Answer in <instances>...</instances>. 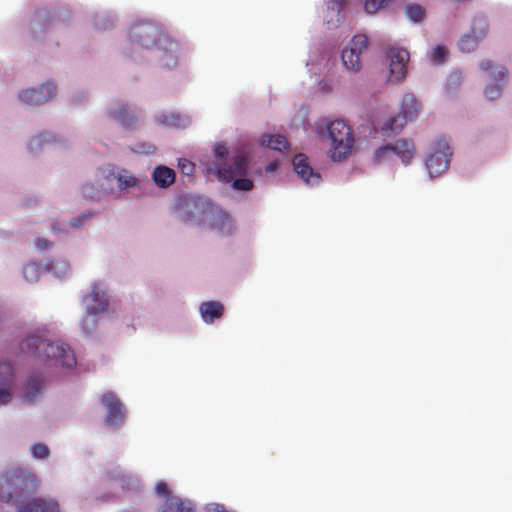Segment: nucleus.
<instances>
[{
  "instance_id": "nucleus-9",
  "label": "nucleus",
  "mask_w": 512,
  "mask_h": 512,
  "mask_svg": "<svg viewBox=\"0 0 512 512\" xmlns=\"http://www.w3.org/2000/svg\"><path fill=\"white\" fill-rule=\"evenodd\" d=\"M389 58L390 78L399 81L405 77L407 73L408 52L404 48H389L387 51Z\"/></svg>"
},
{
  "instance_id": "nucleus-11",
  "label": "nucleus",
  "mask_w": 512,
  "mask_h": 512,
  "mask_svg": "<svg viewBox=\"0 0 512 512\" xmlns=\"http://www.w3.org/2000/svg\"><path fill=\"white\" fill-rule=\"evenodd\" d=\"M102 405L107 408L105 422L111 427H116L123 422V405L112 392H107L102 396Z\"/></svg>"
},
{
  "instance_id": "nucleus-1",
  "label": "nucleus",
  "mask_w": 512,
  "mask_h": 512,
  "mask_svg": "<svg viewBox=\"0 0 512 512\" xmlns=\"http://www.w3.org/2000/svg\"><path fill=\"white\" fill-rule=\"evenodd\" d=\"M20 350L24 354L38 358L46 367H61L72 369L75 357L69 347L53 343L36 335H31L20 342Z\"/></svg>"
},
{
  "instance_id": "nucleus-26",
  "label": "nucleus",
  "mask_w": 512,
  "mask_h": 512,
  "mask_svg": "<svg viewBox=\"0 0 512 512\" xmlns=\"http://www.w3.org/2000/svg\"><path fill=\"white\" fill-rule=\"evenodd\" d=\"M42 390V379L38 376H32L27 380L26 391H24V400L31 402Z\"/></svg>"
},
{
  "instance_id": "nucleus-42",
  "label": "nucleus",
  "mask_w": 512,
  "mask_h": 512,
  "mask_svg": "<svg viewBox=\"0 0 512 512\" xmlns=\"http://www.w3.org/2000/svg\"><path fill=\"white\" fill-rule=\"evenodd\" d=\"M330 8L340 12L342 10V0H333L330 2Z\"/></svg>"
},
{
  "instance_id": "nucleus-21",
  "label": "nucleus",
  "mask_w": 512,
  "mask_h": 512,
  "mask_svg": "<svg viewBox=\"0 0 512 512\" xmlns=\"http://www.w3.org/2000/svg\"><path fill=\"white\" fill-rule=\"evenodd\" d=\"M159 512H194L192 504L179 497H169L164 501Z\"/></svg>"
},
{
  "instance_id": "nucleus-19",
  "label": "nucleus",
  "mask_w": 512,
  "mask_h": 512,
  "mask_svg": "<svg viewBox=\"0 0 512 512\" xmlns=\"http://www.w3.org/2000/svg\"><path fill=\"white\" fill-rule=\"evenodd\" d=\"M224 307L220 302L210 301L201 303L200 313L204 323H212L215 319H220Z\"/></svg>"
},
{
  "instance_id": "nucleus-27",
  "label": "nucleus",
  "mask_w": 512,
  "mask_h": 512,
  "mask_svg": "<svg viewBox=\"0 0 512 512\" xmlns=\"http://www.w3.org/2000/svg\"><path fill=\"white\" fill-rule=\"evenodd\" d=\"M404 11H406L407 19L412 23H420L425 18V9L417 3L407 4Z\"/></svg>"
},
{
  "instance_id": "nucleus-35",
  "label": "nucleus",
  "mask_w": 512,
  "mask_h": 512,
  "mask_svg": "<svg viewBox=\"0 0 512 512\" xmlns=\"http://www.w3.org/2000/svg\"><path fill=\"white\" fill-rule=\"evenodd\" d=\"M179 169L183 174L190 176L194 173V164L187 159H181L179 160Z\"/></svg>"
},
{
  "instance_id": "nucleus-13",
  "label": "nucleus",
  "mask_w": 512,
  "mask_h": 512,
  "mask_svg": "<svg viewBox=\"0 0 512 512\" xmlns=\"http://www.w3.org/2000/svg\"><path fill=\"white\" fill-rule=\"evenodd\" d=\"M480 68H482L483 72H490V74H492V78L495 80V83L490 84L485 88V96H487L488 100H496L499 97V94H501V86L498 83L505 79V67L496 68L494 67L493 62L484 61L480 64Z\"/></svg>"
},
{
  "instance_id": "nucleus-3",
  "label": "nucleus",
  "mask_w": 512,
  "mask_h": 512,
  "mask_svg": "<svg viewBox=\"0 0 512 512\" xmlns=\"http://www.w3.org/2000/svg\"><path fill=\"white\" fill-rule=\"evenodd\" d=\"M83 305H85L86 316L81 321V328L86 333H90L96 326V319L94 317L108 309V295L99 284H91V292L83 298Z\"/></svg>"
},
{
  "instance_id": "nucleus-25",
  "label": "nucleus",
  "mask_w": 512,
  "mask_h": 512,
  "mask_svg": "<svg viewBox=\"0 0 512 512\" xmlns=\"http://www.w3.org/2000/svg\"><path fill=\"white\" fill-rule=\"evenodd\" d=\"M20 481V479L15 480V482L9 479H0V501L7 503L11 501L15 495V488Z\"/></svg>"
},
{
  "instance_id": "nucleus-16",
  "label": "nucleus",
  "mask_w": 512,
  "mask_h": 512,
  "mask_svg": "<svg viewBox=\"0 0 512 512\" xmlns=\"http://www.w3.org/2000/svg\"><path fill=\"white\" fill-rule=\"evenodd\" d=\"M19 512H59V505L53 500L35 498L20 506Z\"/></svg>"
},
{
  "instance_id": "nucleus-6",
  "label": "nucleus",
  "mask_w": 512,
  "mask_h": 512,
  "mask_svg": "<svg viewBox=\"0 0 512 512\" xmlns=\"http://www.w3.org/2000/svg\"><path fill=\"white\" fill-rule=\"evenodd\" d=\"M413 144L411 141L400 139L394 145H386L375 151V161L380 162L389 154H394L400 158L404 164H408L413 158Z\"/></svg>"
},
{
  "instance_id": "nucleus-2",
  "label": "nucleus",
  "mask_w": 512,
  "mask_h": 512,
  "mask_svg": "<svg viewBox=\"0 0 512 512\" xmlns=\"http://www.w3.org/2000/svg\"><path fill=\"white\" fill-rule=\"evenodd\" d=\"M314 134L319 138L327 136L331 142V159L341 161L346 158L353 149L354 138L351 128L342 120H334L326 123H316Z\"/></svg>"
},
{
  "instance_id": "nucleus-34",
  "label": "nucleus",
  "mask_w": 512,
  "mask_h": 512,
  "mask_svg": "<svg viewBox=\"0 0 512 512\" xmlns=\"http://www.w3.org/2000/svg\"><path fill=\"white\" fill-rule=\"evenodd\" d=\"M30 454L36 459H45L48 457V447L39 442L30 446Z\"/></svg>"
},
{
  "instance_id": "nucleus-12",
  "label": "nucleus",
  "mask_w": 512,
  "mask_h": 512,
  "mask_svg": "<svg viewBox=\"0 0 512 512\" xmlns=\"http://www.w3.org/2000/svg\"><path fill=\"white\" fill-rule=\"evenodd\" d=\"M486 34V20L477 18L473 20V26H471V33L461 37L458 42V48L463 53H470L476 49L477 39L483 37Z\"/></svg>"
},
{
  "instance_id": "nucleus-38",
  "label": "nucleus",
  "mask_w": 512,
  "mask_h": 512,
  "mask_svg": "<svg viewBox=\"0 0 512 512\" xmlns=\"http://www.w3.org/2000/svg\"><path fill=\"white\" fill-rule=\"evenodd\" d=\"M83 194L90 199H95L99 196V191L95 190L91 185L83 187Z\"/></svg>"
},
{
  "instance_id": "nucleus-7",
  "label": "nucleus",
  "mask_w": 512,
  "mask_h": 512,
  "mask_svg": "<svg viewBox=\"0 0 512 512\" xmlns=\"http://www.w3.org/2000/svg\"><path fill=\"white\" fill-rule=\"evenodd\" d=\"M130 38L145 49L155 46L160 38V31L149 23H139L130 29Z\"/></svg>"
},
{
  "instance_id": "nucleus-44",
  "label": "nucleus",
  "mask_w": 512,
  "mask_h": 512,
  "mask_svg": "<svg viewBox=\"0 0 512 512\" xmlns=\"http://www.w3.org/2000/svg\"><path fill=\"white\" fill-rule=\"evenodd\" d=\"M37 271V267L34 264H29L24 267V275L27 276L28 273H34Z\"/></svg>"
},
{
  "instance_id": "nucleus-28",
  "label": "nucleus",
  "mask_w": 512,
  "mask_h": 512,
  "mask_svg": "<svg viewBox=\"0 0 512 512\" xmlns=\"http://www.w3.org/2000/svg\"><path fill=\"white\" fill-rule=\"evenodd\" d=\"M215 229L220 230L221 233L229 234L233 230V220L226 212H220L216 215Z\"/></svg>"
},
{
  "instance_id": "nucleus-46",
  "label": "nucleus",
  "mask_w": 512,
  "mask_h": 512,
  "mask_svg": "<svg viewBox=\"0 0 512 512\" xmlns=\"http://www.w3.org/2000/svg\"><path fill=\"white\" fill-rule=\"evenodd\" d=\"M42 138V135L37 136L36 142H40V139Z\"/></svg>"
},
{
  "instance_id": "nucleus-45",
  "label": "nucleus",
  "mask_w": 512,
  "mask_h": 512,
  "mask_svg": "<svg viewBox=\"0 0 512 512\" xmlns=\"http://www.w3.org/2000/svg\"><path fill=\"white\" fill-rule=\"evenodd\" d=\"M215 512H231V511H227L226 508H224V505H222V504H216Z\"/></svg>"
},
{
  "instance_id": "nucleus-37",
  "label": "nucleus",
  "mask_w": 512,
  "mask_h": 512,
  "mask_svg": "<svg viewBox=\"0 0 512 512\" xmlns=\"http://www.w3.org/2000/svg\"><path fill=\"white\" fill-rule=\"evenodd\" d=\"M227 156V148L226 145L222 143H218L215 145V158L216 159H224Z\"/></svg>"
},
{
  "instance_id": "nucleus-14",
  "label": "nucleus",
  "mask_w": 512,
  "mask_h": 512,
  "mask_svg": "<svg viewBox=\"0 0 512 512\" xmlns=\"http://www.w3.org/2000/svg\"><path fill=\"white\" fill-rule=\"evenodd\" d=\"M292 167H294V172H296L297 176H299L304 183L309 185L319 183V173L312 170V167L309 165V160L305 155L298 154L294 156V159H292Z\"/></svg>"
},
{
  "instance_id": "nucleus-8",
  "label": "nucleus",
  "mask_w": 512,
  "mask_h": 512,
  "mask_svg": "<svg viewBox=\"0 0 512 512\" xmlns=\"http://www.w3.org/2000/svg\"><path fill=\"white\" fill-rule=\"evenodd\" d=\"M248 174V159L238 154L232 158L230 164L218 167V179L224 183H230L234 178L246 177Z\"/></svg>"
},
{
  "instance_id": "nucleus-47",
  "label": "nucleus",
  "mask_w": 512,
  "mask_h": 512,
  "mask_svg": "<svg viewBox=\"0 0 512 512\" xmlns=\"http://www.w3.org/2000/svg\"><path fill=\"white\" fill-rule=\"evenodd\" d=\"M454 1H456V2H462L463 0H454Z\"/></svg>"
},
{
  "instance_id": "nucleus-15",
  "label": "nucleus",
  "mask_w": 512,
  "mask_h": 512,
  "mask_svg": "<svg viewBox=\"0 0 512 512\" xmlns=\"http://www.w3.org/2000/svg\"><path fill=\"white\" fill-rule=\"evenodd\" d=\"M13 367L10 363H0V406L10 403Z\"/></svg>"
},
{
  "instance_id": "nucleus-39",
  "label": "nucleus",
  "mask_w": 512,
  "mask_h": 512,
  "mask_svg": "<svg viewBox=\"0 0 512 512\" xmlns=\"http://www.w3.org/2000/svg\"><path fill=\"white\" fill-rule=\"evenodd\" d=\"M89 217H91V215L89 213H85L73 220H71V222H69V225L73 226V227H77V226H80L81 223H83L84 221H86L87 219H89Z\"/></svg>"
},
{
  "instance_id": "nucleus-5",
  "label": "nucleus",
  "mask_w": 512,
  "mask_h": 512,
  "mask_svg": "<svg viewBox=\"0 0 512 512\" xmlns=\"http://www.w3.org/2000/svg\"><path fill=\"white\" fill-rule=\"evenodd\" d=\"M449 158H451V152L447 142L444 140L436 141L433 152L429 154L428 160H426L429 176L435 178L446 171L449 167Z\"/></svg>"
},
{
  "instance_id": "nucleus-31",
  "label": "nucleus",
  "mask_w": 512,
  "mask_h": 512,
  "mask_svg": "<svg viewBox=\"0 0 512 512\" xmlns=\"http://www.w3.org/2000/svg\"><path fill=\"white\" fill-rule=\"evenodd\" d=\"M177 64V56L175 55V44H169V48L164 52V58H162V66L171 68Z\"/></svg>"
},
{
  "instance_id": "nucleus-17",
  "label": "nucleus",
  "mask_w": 512,
  "mask_h": 512,
  "mask_svg": "<svg viewBox=\"0 0 512 512\" xmlns=\"http://www.w3.org/2000/svg\"><path fill=\"white\" fill-rule=\"evenodd\" d=\"M420 111V102L413 96L412 93H406L402 96V102H400V110L397 116L404 117L406 119H416L418 112Z\"/></svg>"
},
{
  "instance_id": "nucleus-33",
  "label": "nucleus",
  "mask_w": 512,
  "mask_h": 512,
  "mask_svg": "<svg viewBox=\"0 0 512 512\" xmlns=\"http://www.w3.org/2000/svg\"><path fill=\"white\" fill-rule=\"evenodd\" d=\"M230 183L237 191H249L253 188V182L246 177H235Z\"/></svg>"
},
{
  "instance_id": "nucleus-36",
  "label": "nucleus",
  "mask_w": 512,
  "mask_h": 512,
  "mask_svg": "<svg viewBox=\"0 0 512 512\" xmlns=\"http://www.w3.org/2000/svg\"><path fill=\"white\" fill-rule=\"evenodd\" d=\"M156 493L159 494L161 497H165L166 499L169 497H177V496H171L168 494V487L167 483L160 481L156 484Z\"/></svg>"
},
{
  "instance_id": "nucleus-22",
  "label": "nucleus",
  "mask_w": 512,
  "mask_h": 512,
  "mask_svg": "<svg viewBox=\"0 0 512 512\" xmlns=\"http://www.w3.org/2000/svg\"><path fill=\"white\" fill-rule=\"evenodd\" d=\"M108 178L116 180L118 183V188H120V190L133 188L138 183V180L135 178V176L130 174L125 169H117L110 171V174H108Z\"/></svg>"
},
{
  "instance_id": "nucleus-18",
  "label": "nucleus",
  "mask_w": 512,
  "mask_h": 512,
  "mask_svg": "<svg viewBox=\"0 0 512 512\" xmlns=\"http://www.w3.org/2000/svg\"><path fill=\"white\" fill-rule=\"evenodd\" d=\"M152 181L160 188H168L175 181V173L167 166H157L152 172Z\"/></svg>"
},
{
  "instance_id": "nucleus-41",
  "label": "nucleus",
  "mask_w": 512,
  "mask_h": 512,
  "mask_svg": "<svg viewBox=\"0 0 512 512\" xmlns=\"http://www.w3.org/2000/svg\"><path fill=\"white\" fill-rule=\"evenodd\" d=\"M139 152L144 153V154H151V153L155 152V146H153L151 144H144V145H142V147L139 148Z\"/></svg>"
},
{
  "instance_id": "nucleus-4",
  "label": "nucleus",
  "mask_w": 512,
  "mask_h": 512,
  "mask_svg": "<svg viewBox=\"0 0 512 512\" xmlns=\"http://www.w3.org/2000/svg\"><path fill=\"white\" fill-rule=\"evenodd\" d=\"M368 48V38L364 34L353 36L341 51V62L346 70L358 73L361 70V54Z\"/></svg>"
},
{
  "instance_id": "nucleus-30",
  "label": "nucleus",
  "mask_w": 512,
  "mask_h": 512,
  "mask_svg": "<svg viewBox=\"0 0 512 512\" xmlns=\"http://www.w3.org/2000/svg\"><path fill=\"white\" fill-rule=\"evenodd\" d=\"M448 54L449 52H447V49L444 46L436 45L433 50L429 52V59H431V63H433V65H442L447 59Z\"/></svg>"
},
{
  "instance_id": "nucleus-40",
  "label": "nucleus",
  "mask_w": 512,
  "mask_h": 512,
  "mask_svg": "<svg viewBox=\"0 0 512 512\" xmlns=\"http://www.w3.org/2000/svg\"><path fill=\"white\" fill-rule=\"evenodd\" d=\"M48 246H50V242H48L47 240H45L43 238L36 239V248L37 249L44 251L45 249L48 248Z\"/></svg>"
},
{
  "instance_id": "nucleus-43",
  "label": "nucleus",
  "mask_w": 512,
  "mask_h": 512,
  "mask_svg": "<svg viewBox=\"0 0 512 512\" xmlns=\"http://www.w3.org/2000/svg\"><path fill=\"white\" fill-rule=\"evenodd\" d=\"M181 220H183L184 223H189L192 221V212L189 210H184L183 215H181Z\"/></svg>"
},
{
  "instance_id": "nucleus-29",
  "label": "nucleus",
  "mask_w": 512,
  "mask_h": 512,
  "mask_svg": "<svg viewBox=\"0 0 512 512\" xmlns=\"http://www.w3.org/2000/svg\"><path fill=\"white\" fill-rule=\"evenodd\" d=\"M159 122L167 127L183 128L185 126V119L174 113L159 116Z\"/></svg>"
},
{
  "instance_id": "nucleus-20",
  "label": "nucleus",
  "mask_w": 512,
  "mask_h": 512,
  "mask_svg": "<svg viewBox=\"0 0 512 512\" xmlns=\"http://www.w3.org/2000/svg\"><path fill=\"white\" fill-rule=\"evenodd\" d=\"M110 116H112V119L117 121V123L125 129H130L136 124L135 114L129 112L124 105H120L110 111Z\"/></svg>"
},
{
  "instance_id": "nucleus-32",
  "label": "nucleus",
  "mask_w": 512,
  "mask_h": 512,
  "mask_svg": "<svg viewBox=\"0 0 512 512\" xmlns=\"http://www.w3.org/2000/svg\"><path fill=\"white\" fill-rule=\"evenodd\" d=\"M391 0H365V4H363V8L369 14L376 13L379 9L386 6L390 3Z\"/></svg>"
},
{
  "instance_id": "nucleus-24",
  "label": "nucleus",
  "mask_w": 512,
  "mask_h": 512,
  "mask_svg": "<svg viewBox=\"0 0 512 512\" xmlns=\"http://www.w3.org/2000/svg\"><path fill=\"white\" fill-rule=\"evenodd\" d=\"M412 120L413 119H406L400 115L390 117L385 120L384 125H382V132H384L385 136L395 135L403 129V126H405L408 121Z\"/></svg>"
},
{
  "instance_id": "nucleus-10",
  "label": "nucleus",
  "mask_w": 512,
  "mask_h": 512,
  "mask_svg": "<svg viewBox=\"0 0 512 512\" xmlns=\"http://www.w3.org/2000/svg\"><path fill=\"white\" fill-rule=\"evenodd\" d=\"M55 94V87L52 83L42 84L38 89H26L19 94L20 101L27 105H42L51 100Z\"/></svg>"
},
{
  "instance_id": "nucleus-23",
  "label": "nucleus",
  "mask_w": 512,
  "mask_h": 512,
  "mask_svg": "<svg viewBox=\"0 0 512 512\" xmlns=\"http://www.w3.org/2000/svg\"><path fill=\"white\" fill-rule=\"evenodd\" d=\"M260 144L276 152H283L288 147L287 139L279 134L262 136V139H260Z\"/></svg>"
}]
</instances>
